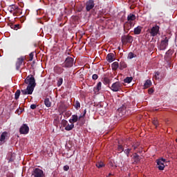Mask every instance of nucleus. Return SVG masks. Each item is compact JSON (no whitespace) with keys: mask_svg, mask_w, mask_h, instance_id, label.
Instances as JSON below:
<instances>
[{"mask_svg":"<svg viewBox=\"0 0 177 177\" xmlns=\"http://www.w3.org/2000/svg\"><path fill=\"white\" fill-rule=\"evenodd\" d=\"M25 84L29 86H33L35 88L37 83H35V77L32 75H29L24 80Z\"/></svg>","mask_w":177,"mask_h":177,"instance_id":"obj_1","label":"nucleus"},{"mask_svg":"<svg viewBox=\"0 0 177 177\" xmlns=\"http://www.w3.org/2000/svg\"><path fill=\"white\" fill-rule=\"evenodd\" d=\"M169 42V38L164 36L162 39L160 41L159 49L160 50H165L167 49V46H168Z\"/></svg>","mask_w":177,"mask_h":177,"instance_id":"obj_2","label":"nucleus"},{"mask_svg":"<svg viewBox=\"0 0 177 177\" xmlns=\"http://www.w3.org/2000/svg\"><path fill=\"white\" fill-rule=\"evenodd\" d=\"M74 65V58L71 57H68L66 58L64 61V64L62 66V67H64L65 68H70L73 67Z\"/></svg>","mask_w":177,"mask_h":177,"instance_id":"obj_3","label":"nucleus"},{"mask_svg":"<svg viewBox=\"0 0 177 177\" xmlns=\"http://www.w3.org/2000/svg\"><path fill=\"white\" fill-rule=\"evenodd\" d=\"M110 89H111L113 92H120V91L122 89V83L120 82H115L111 85Z\"/></svg>","mask_w":177,"mask_h":177,"instance_id":"obj_4","label":"nucleus"},{"mask_svg":"<svg viewBox=\"0 0 177 177\" xmlns=\"http://www.w3.org/2000/svg\"><path fill=\"white\" fill-rule=\"evenodd\" d=\"M167 160L165 158H160L156 160V164L158 165V169L159 171H164V169L165 168V162Z\"/></svg>","mask_w":177,"mask_h":177,"instance_id":"obj_5","label":"nucleus"},{"mask_svg":"<svg viewBox=\"0 0 177 177\" xmlns=\"http://www.w3.org/2000/svg\"><path fill=\"white\" fill-rule=\"evenodd\" d=\"M35 87L32 86H27L26 89L21 90L22 95H32V92H34V89Z\"/></svg>","mask_w":177,"mask_h":177,"instance_id":"obj_6","label":"nucleus"},{"mask_svg":"<svg viewBox=\"0 0 177 177\" xmlns=\"http://www.w3.org/2000/svg\"><path fill=\"white\" fill-rule=\"evenodd\" d=\"M122 44H132L133 42V37L131 35H124L122 37Z\"/></svg>","mask_w":177,"mask_h":177,"instance_id":"obj_7","label":"nucleus"},{"mask_svg":"<svg viewBox=\"0 0 177 177\" xmlns=\"http://www.w3.org/2000/svg\"><path fill=\"white\" fill-rule=\"evenodd\" d=\"M30 132V127L26 124H24L19 129V133L21 135H27Z\"/></svg>","mask_w":177,"mask_h":177,"instance_id":"obj_8","label":"nucleus"},{"mask_svg":"<svg viewBox=\"0 0 177 177\" xmlns=\"http://www.w3.org/2000/svg\"><path fill=\"white\" fill-rule=\"evenodd\" d=\"M32 175L35 177H44L45 176V174H44V171H42V169H41L39 168H35L33 170Z\"/></svg>","mask_w":177,"mask_h":177,"instance_id":"obj_9","label":"nucleus"},{"mask_svg":"<svg viewBox=\"0 0 177 177\" xmlns=\"http://www.w3.org/2000/svg\"><path fill=\"white\" fill-rule=\"evenodd\" d=\"M93 8H95V1H93V0H88L86 3V12H90L91 10H92Z\"/></svg>","mask_w":177,"mask_h":177,"instance_id":"obj_10","label":"nucleus"},{"mask_svg":"<svg viewBox=\"0 0 177 177\" xmlns=\"http://www.w3.org/2000/svg\"><path fill=\"white\" fill-rule=\"evenodd\" d=\"M26 57H20L19 58H17V62H16V70L19 71L20 70V67H21V64H23V62H24Z\"/></svg>","mask_w":177,"mask_h":177,"instance_id":"obj_11","label":"nucleus"},{"mask_svg":"<svg viewBox=\"0 0 177 177\" xmlns=\"http://www.w3.org/2000/svg\"><path fill=\"white\" fill-rule=\"evenodd\" d=\"M158 31H160V26L156 25L152 27V28L151 29L150 34L152 37H156V35L158 34Z\"/></svg>","mask_w":177,"mask_h":177,"instance_id":"obj_12","label":"nucleus"},{"mask_svg":"<svg viewBox=\"0 0 177 177\" xmlns=\"http://www.w3.org/2000/svg\"><path fill=\"white\" fill-rule=\"evenodd\" d=\"M77 121H82V118H80L77 115H73L71 118L69 120L71 124H75Z\"/></svg>","mask_w":177,"mask_h":177,"instance_id":"obj_13","label":"nucleus"},{"mask_svg":"<svg viewBox=\"0 0 177 177\" xmlns=\"http://www.w3.org/2000/svg\"><path fill=\"white\" fill-rule=\"evenodd\" d=\"M133 26H135V24H133V22H126L124 25V31H127V32H128V31H129V30H131L132 27H133Z\"/></svg>","mask_w":177,"mask_h":177,"instance_id":"obj_14","label":"nucleus"},{"mask_svg":"<svg viewBox=\"0 0 177 177\" xmlns=\"http://www.w3.org/2000/svg\"><path fill=\"white\" fill-rule=\"evenodd\" d=\"M54 71L56 73V74H63V72L64 71V68H62V66H55L54 67Z\"/></svg>","mask_w":177,"mask_h":177,"instance_id":"obj_15","label":"nucleus"},{"mask_svg":"<svg viewBox=\"0 0 177 177\" xmlns=\"http://www.w3.org/2000/svg\"><path fill=\"white\" fill-rule=\"evenodd\" d=\"M106 60L107 62H109V63H113V62L115 60V58H114V53H109L106 55Z\"/></svg>","mask_w":177,"mask_h":177,"instance_id":"obj_16","label":"nucleus"},{"mask_svg":"<svg viewBox=\"0 0 177 177\" xmlns=\"http://www.w3.org/2000/svg\"><path fill=\"white\" fill-rule=\"evenodd\" d=\"M133 158L134 161L133 164H139L140 162V156L138 153H135Z\"/></svg>","mask_w":177,"mask_h":177,"instance_id":"obj_17","label":"nucleus"},{"mask_svg":"<svg viewBox=\"0 0 177 177\" xmlns=\"http://www.w3.org/2000/svg\"><path fill=\"white\" fill-rule=\"evenodd\" d=\"M127 20H128V22L133 23V21H134V20H136V16L133 14H129L127 16Z\"/></svg>","mask_w":177,"mask_h":177,"instance_id":"obj_18","label":"nucleus"},{"mask_svg":"<svg viewBox=\"0 0 177 177\" xmlns=\"http://www.w3.org/2000/svg\"><path fill=\"white\" fill-rule=\"evenodd\" d=\"M142 26H138L136 28H134V34L135 35H139L140 32H142Z\"/></svg>","mask_w":177,"mask_h":177,"instance_id":"obj_19","label":"nucleus"},{"mask_svg":"<svg viewBox=\"0 0 177 177\" xmlns=\"http://www.w3.org/2000/svg\"><path fill=\"white\" fill-rule=\"evenodd\" d=\"M120 67V64L118 62H115L111 64L113 71H117V69Z\"/></svg>","mask_w":177,"mask_h":177,"instance_id":"obj_20","label":"nucleus"},{"mask_svg":"<svg viewBox=\"0 0 177 177\" xmlns=\"http://www.w3.org/2000/svg\"><path fill=\"white\" fill-rule=\"evenodd\" d=\"M7 136H8V132L6 131L3 132L1 135L0 142H5V140H6Z\"/></svg>","mask_w":177,"mask_h":177,"instance_id":"obj_21","label":"nucleus"},{"mask_svg":"<svg viewBox=\"0 0 177 177\" xmlns=\"http://www.w3.org/2000/svg\"><path fill=\"white\" fill-rule=\"evenodd\" d=\"M151 80H147L145 81L144 84V88L145 89H147V88H150L151 86Z\"/></svg>","mask_w":177,"mask_h":177,"instance_id":"obj_22","label":"nucleus"},{"mask_svg":"<svg viewBox=\"0 0 177 177\" xmlns=\"http://www.w3.org/2000/svg\"><path fill=\"white\" fill-rule=\"evenodd\" d=\"M100 89H102V82H99L96 86L94 87V92L97 93Z\"/></svg>","mask_w":177,"mask_h":177,"instance_id":"obj_23","label":"nucleus"},{"mask_svg":"<svg viewBox=\"0 0 177 177\" xmlns=\"http://www.w3.org/2000/svg\"><path fill=\"white\" fill-rule=\"evenodd\" d=\"M117 151H118V153H122V151H124V145L120 142L118 144Z\"/></svg>","mask_w":177,"mask_h":177,"instance_id":"obj_24","label":"nucleus"},{"mask_svg":"<svg viewBox=\"0 0 177 177\" xmlns=\"http://www.w3.org/2000/svg\"><path fill=\"white\" fill-rule=\"evenodd\" d=\"M127 63H125V62L121 61L120 62V66H119L120 70H124V68H127Z\"/></svg>","mask_w":177,"mask_h":177,"instance_id":"obj_25","label":"nucleus"},{"mask_svg":"<svg viewBox=\"0 0 177 177\" xmlns=\"http://www.w3.org/2000/svg\"><path fill=\"white\" fill-rule=\"evenodd\" d=\"M127 110V104H123L118 109V113H124Z\"/></svg>","mask_w":177,"mask_h":177,"instance_id":"obj_26","label":"nucleus"},{"mask_svg":"<svg viewBox=\"0 0 177 177\" xmlns=\"http://www.w3.org/2000/svg\"><path fill=\"white\" fill-rule=\"evenodd\" d=\"M44 104L46 107H50V106H52V102H50V100H49V98H46L44 100Z\"/></svg>","mask_w":177,"mask_h":177,"instance_id":"obj_27","label":"nucleus"},{"mask_svg":"<svg viewBox=\"0 0 177 177\" xmlns=\"http://www.w3.org/2000/svg\"><path fill=\"white\" fill-rule=\"evenodd\" d=\"M74 128V123H71V124H66L65 127L66 131H71Z\"/></svg>","mask_w":177,"mask_h":177,"instance_id":"obj_28","label":"nucleus"},{"mask_svg":"<svg viewBox=\"0 0 177 177\" xmlns=\"http://www.w3.org/2000/svg\"><path fill=\"white\" fill-rule=\"evenodd\" d=\"M133 80V77H127L124 80V82H125V84H131V82H132Z\"/></svg>","mask_w":177,"mask_h":177,"instance_id":"obj_29","label":"nucleus"},{"mask_svg":"<svg viewBox=\"0 0 177 177\" xmlns=\"http://www.w3.org/2000/svg\"><path fill=\"white\" fill-rule=\"evenodd\" d=\"M74 107L76 110H80V109H81V103H80L78 100L75 101L74 103Z\"/></svg>","mask_w":177,"mask_h":177,"instance_id":"obj_30","label":"nucleus"},{"mask_svg":"<svg viewBox=\"0 0 177 177\" xmlns=\"http://www.w3.org/2000/svg\"><path fill=\"white\" fill-rule=\"evenodd\" d=\"M20 93H21V91L20 90H17L15 94V100H17L19 97H20Z\"/></svg>","mask_w":177,"mask_h":177,"instance_id":"obj_31","label":"nucleus"},{"mask_svg":"<svg viewBox=\"0 0 177 177\" xmlns=\"http://www.w3.org/2000/svg\"><path fill=\"white\" fill-rule=\"evenodd\" d=\"M133 57H136V55H134V53L132 52L129 53L127 59H133Z\"/></svg>","mask_w":177,"mask_h":177,"instance_id":"obj_32","label":"nucleus"},{"mask_svg":"<svg viewBox=\"0 0 177 177\" xmlns=\"http://www.w3.org/2000/svg\"><path fill=\"white\" fill-rule=\"evenodd\" d=\"M103 167H104V163H103V162H98L96 163L97 168H103Z\"/></svg>","mask_w":177,"mask_h":177,"instance_id":"obj_33","label":"nucleus"},{"mask_svg":"<svg viewBox=\"0 0 177 177\" xmlns=\"http://www.w3.org/2000/svg\"><path fill=\"white\" fill-rule=\"evenodd\" d=\"M103 82H104V85H109V84H110L111 81L109 79V77H104Z\"/></svg>","mask_w":177,"mask_h":177,"instance_id":"obj_34","label":"nucleus"},{"mask_svg":"<svg viewBox=\"0 0 177 177\" xmlns=\"http://www.w3.org/2000/svg\"><path fill=\"white\" fill-rule=\"evenodd\" d=\"M131 150H132L131 149H124L123 151L124 153L127 155V157H129V153H131Z\"/></svg>","mask_w":177,"mask_h":177,"instance_id":"obj_35","label":"nucleus"},{"mask_svg":"<svg viewBox=\"0 0 177 177\" xmlns=\"http://www.w3.org/2000/svg\"><path fill=\"white\" fill-rule=\"evenodd\" d=\"M139 146H140V142H136L132 145V147L133 148V150H136Z\"/></svg>","mask_w":177,"mask_h":177,"instance_id":"obj_36","label":"nucleus"},{"mask_svg":"<svg viewBox=\"0 0 177 177\" xmlns=\"http://www.w3.org/2000/svg\"><path fill=\"white\" fill-rule=\"evenodd\" d=\"M62 84H63V78L60 77L57 82V86H62Z\"/></svg>","mask_w":177,"mask_h":177,"instance_id":"obj_37","label":"nucleus"},{"mask_svg":"<svg viewBox=\"0 0 177 177\" xmlns=\"http://www.w3.org/2000/svg\"><path fill=\"white\" fill-rule=\"evenodd\" d=\"M32 59H34V53H30L29 54V61L32 62Z\"/></svg>","mask_w":177,"mask_h":177,"instance_id":"obj_38","label":"nucleus"},{"mask_svg":"<svg viewBox=\"0 0 177 177\" xmlns=\"http://www.w3.org/2000/svg\"><path fill=\"white\" fill-rule=\"evenodd\" d=\"M97 78H99V75H97V74H93L92 75V80H93L94 81H96V80H97Z\"/></svg>","mask_w":177,"mask_h":177,"instance_id":"obj_39","label":"nucleus"},{"mask_svg":"<svg viewBox=\"0 0 177 177\" xmlns=\"http://www.w3.org/2000/svg\"><path fill=\"white\" fill-rule=\"evenodd\" d=\"M62 124L63 127H67V124H68V122H67V120H63L62 121Z\"/></svg>","mask_w":177,"mask_h":177,"instance_id":"obj_40","label":"nucleus"},{"mask_svg":"<svg viewBox=\"0 0 177 177\" xmlns=\"http://www.w3.org/2000/svg\"><path fill=\"white\" fill-rule=\"evenodd\" d=\"M22 10L20 9L19 7H17V10H15V12L17 13H19V15H22L23 14V12L21 11Z\"/></svg>","mask_w":177,"mask_h":177,"instance_id":"obj_41","label":"nucleus"},{"mask_svg":"<svg viewBox=\"0 0 177 177\" xmlns=\"http://www.w3.org/2000/svg\"><path fill=\"white\" fill-rule=\"evenodd\" d=\"M158 77H160V72H156L155 75H154V78L156 80H158V78H159Z\"/></svg>","mask_w":177,"mask_h":177,"instance_id":"obj_42","label":"nucleus"},{"mask_svg":"<svg viewBox=\"0 0 177 177\" xmlns=\"http://www.w3.org/2000/svg\"><path fill=\"white\" fill-rule=\"evenodd\" d=\"M18 106H19V104L17 102H15L12 106V110H15V109H17Z\"/></svg>","mask_w":177,"mask_h":177,"instance_id":"obj_43","label":"nucleus"},{"mask_svg":"<svg viewBox=\"0 0 177 177\" xmlns=\"http://www.w3.org/2000/svg\"><path fill=\"white\" fill-rule=\"evenodd\" d=\"M85 115H86V109H85L84 111V113H83V115H80V118H84V117H85Z\"/></svg>","mask_w":177,"mask_h":177,"instance_id":"obj_44","label":"nucleus"},{"mask_svg":"<svg viewBox=\"0 0 177 177\" xmlns=\"http://www.w3.org/2000/svg\"><path fill=\"white\" fill-rule=\"evenodd\" d=\"M30 109H31L32 110H35V109H37V104H31V105H30Z\"/></svg>","mask_w":177,"mask_h":177,"instance_id":"obj_45","label":"nucleus"},{"mask_svg":"<svg viewBox=\"0 0 177 177\" xmlns=\"http://www.w3.org/2000/svg\"><path fill=\"white\" fill-rule=\"evenodd\" d=\"M19 27H20L19 24H16L12 26V28H14V30H17V28H19Z\"/></svg>","mask_w":177,"mask_h":177,"instance_id":"obj_46","label":"nucleus"},{"mask_svg":"<svg viewBox=\"0 0 177 177\" xmlns=\"http://www.w3.org/2000/svg\"><path fill=\"white\" fill-rule=\"evenodd\" d=\"M153 125H154L156 127H158V121H157V120H153Z\"/></svg>","mask_w":177,"mask_h":177,"instance_id":"obj_47","label":"nucleus"},{"mask_svg":"<svg viewBox=\"0 0 177 177\" xmlns=\"http://www.w3.org/2000/svg\"><path fill=\"white\" fill-rule=\"evenodd\" d=\"M70 169V167L68 165L64 166V171H68Z\"/></svg>","mask_w":177,"mask_h":177,"instance_id":"obj_48","label":"nucleus"},{"mask_svg":"<svg viewBox=\"0 0 177 177\" xmlns=\"http://www.w3.org/2000/svg\"><path fill=\"white\" fill-rule=\"evenodd\" d=\"M19 6H15V5H12V6H11V8H12V10H17V8H18Z\"/></svg>","mask_w":177,"mask_h":177,"instance_id":"obj_49","label":"nucleus"},{"mask_svg":"<svg viewBox=\"0 0 177 177\" xmlns=\"http://www.w3.org/2000/svg\"><path fill=\"white\" fill-rule=\"evenodd\" d=\"M16 113H17V114L20 115V114H21V113H23V111H20V110H19V109H17L16 111Z\"/></svg>","mask_w":177,"mask_h":177,"instance_id":"obj_50","label":"nucleus"},{"mask_svg":"<svg viewBox=\"0 0 177 177\" xmlns=\"http://www.w3.org/2000/svg\"><path fill=\"white\" fill-rule=\"evenodd\" d=\"M153 92H154V90H153V88H149V89L148 90V93H153Z\"/></svg>","mask_w":177,"mask_h":177,"instance_id":"obj_51","label":"nucleus"},{"mask_svg":"<svg viewBox=\"0 0 177 177\" xmlns=\"http://www.w3.org/2000/svg\"><path fill=\"white\" fill-rule=\"evenodd\" d=\"M108 176H113V174L111 173H109Z\"/></svg>","mask_w":177,"mask_h":177,"instance_id":"obj_52","label":"nucleus"},{"mask_svg":"<svg viewBox=\"0 0 177 177\" xmlns=\"http://www.w3.org/2000/svg\"><path fill=\"white\" fill-rule=\"evenodd\" d=\"M10 12H13L12 8H10Z\"/></svg>","mask_w":177,"mask_h":177,"instance_id":"obj_53","label":"nucleus"},{"mask_svg":"<svg viewBox=\"0 0 177 177\" xmlns=\"http://www.w3.org/2000/svg\"><path fill=\"white\" fill-rule=\"evenodd\" d=\"M9 161L10 162L13 161V160H12V158H10Z\"/></svg>","mask_w":177,"mask_h":177,"instance_id":"obj_54","label":"nucleus"},{"mask_svg":"<svg viewBox=\"0 0 177 177\" xmlns=\"http://www.w3.org/2000/svg\"><path fill=\"white\" fill-rule=\"evenodd\" d=\"M158 109H155L156 111H157Z\"/></svg>","mask_w":177,"mask_h":177,"instance_id":"obj_55","label":"nucleus"},{"mask_svg":"<svg viewBox=\"0 0 177 177\" xmlns=\"http://www.w3.org/2000/svg\"><path fill=\"white\" fill-rule=\"evenodd\" d=\"M161 13V15H162V12H160Z\"/></svg>","mask_w":177,"mask_h":177,"instance_id":"obj_56","label":"nucleus"},{"mask_svg":"<svg viewBox=\"0 0 177 177\" xmlns=\"http://www.w3.org/2000/svg\"><path fill=\"white\" fill-rule=\"evenodd\" d=\"M176 141L177 142V139L176 140Z\"/></svg>","mask_w":177,"mask_h":177,"instance_id":"obj_57","label":"nucleus"}]
</instances>
